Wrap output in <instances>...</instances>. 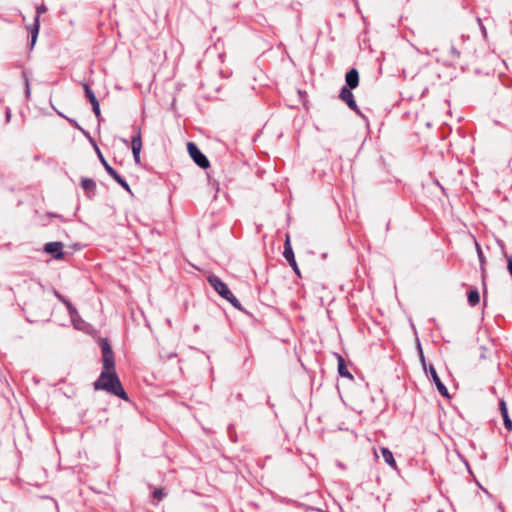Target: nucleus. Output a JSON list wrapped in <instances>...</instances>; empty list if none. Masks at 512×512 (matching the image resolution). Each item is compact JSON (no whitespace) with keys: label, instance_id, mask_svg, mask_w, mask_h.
Masks as SVG:
<instances>
[{"label":"nucleus","instance_id":"nucleus-13","mask_svg":"<svg viewBox=\"0 0 512 512\" xmlns=\"http://www.w3.org/2000/svg\"><path fill=\"white\" fill-rule=\"evenodd\" d=\"M55 296L57 297V299H59L61 302L65 304L71 317H73L74 314L77 313L76 308L71 304V302L64 298V296H62L59 292L55 291Z\"/></svg>","mask_w":512,"mask_h":512},{"label":"nucleus","instance_id":"nucleus-17","mask_svg":"<svg viewBox=\"0 0 512 512\" xmlns=\"http://www.w3.org/2000/svg\"><path fill=\"white\" fill-rule=\"evenodd\" d=\"M81 186L85 191H94L96 184L92 179L84 178L81 181Z\"/></svg>","mask_w":512,"mask_h":512},{"label":"nucleus","instance_id":"nucleus-12","mask_svg":"<svg viewBox=\"0 0 512 512\" xmlns=\"http://www.w3.org/2000/svg\"><path fill=\"white\" fill-rule=\"evenodd\" d=\"M31 34V44L34 45L39 32V14L34 18V23L28 28Z\"/></svg>","mask_w":512,"mask_h":512},{"label":"nucleus","instance_id":"nucleus-6","mask_svg":"<svg viewBox=\"0 0 512 512\" xmlns=\"http://www.w3.org/2000/svg\"><path fill=\"white\" fill-rule=\"evenodd\" d=\"M339 97L342 101H344L348 105V107L350 109H352L354 111H358L357 104L354 100V96H353V93L351 92L350 88L343 87L341 89Z\"/></svg>","mask_w":512,"mask_h":512},{"label":"nucleus","instance_id":"nucleus-23","mask_svg":"<svg viewBox=\"0 0 512 512\" xmlns=\"http://www.w3.org/2000/svg\"><path fill=\"white\" fill-rule=\"evenodd\" d=\"M92 105V109H93V112L95 113V115L97 117H100L101 115V112H100V105H99V102L96 101L94 103L91 104Z\"/></svg>","mask_w":512,"mask_h":512},{"label":"nucleus","instance_id":"nucleus-1","mask_svg":"<svg viewBox=\"0 0 512 512\" xmlns=\"http://www.w3.org/2000/svg\"><path fill=\"white\" fill-rule=\"evenodd\" d=\"M94 387L96 390H104L123 400H128L127 393L124 391L115 371H102L98 380L94 383Z\"/></svg>","mask_w":512,"mask_h":512},{"label":"nucleus","instance_id":"nucleus-5","mask_svg":"<svg viewBox=\"0 0 512 512\" xmlns=\"http://www.w3.org/2000/svg\"><path fill=\"white\" fill-rule=\"evenodd\" d=\"M131 148L136 164L140 163V152L142 149L141 130L138 129L136 135L132 138Z\"/></svg>","mask_w":512,"mask_h":512},{"label":"nucleus","instance_id":"nucleus-4","mask_svg":"<svg viewBox=\"0 0 512 512\" xmlns=\"http://www.w3.org/2000/svg\"><path fill=\"white\" fill-rule=\"evenodd\" d=\"M102 361V371H115L114 355L110 346L107 343H104L102 345Z\"/></svg>","mask_w":512,"mask_h":512},{"label":"nucleus","instance_id":"nucleus-19","mask_svg":"<svg viewBox=\"0 0 512 512\" xmlns=\"http://www.w3.org/2000/svg\"><path fill=\"white\" fill-rule=\"evenodd\" d=\"M98 153H99L100 160H101L102 164L104 165V167H105V169H106L107 173H108L112 178L116 177V176L118 175L117 171H116L115 169H113V168H112V167H111V166L106 162V160L103 158V156L101 155V153H100V152H98Z\"/></svg>","mask_w":512,"mask_h":512},{"label":"nucleus","instance_id":"nucleus-3","mask_svg":"<svg viewBox=\"0 0 512 512\" xmlns=\"http://www.w3.org/2000/svg\"><path fill=\"white\" fill-rule=\"evenodd\" d=\"M188 152L191 158L195 161V163L201 168H207L209 166V161L204 154L198 149V147L194 143H188L187 145Z\"/></svg>","mask_w":512,"mask_h":512},{"label":"nucleus","instance_id":"nucleus-25","mask_svg":"<svg viewBox=\"0 0 512 512\" xmlns=\"http://www.w3.org/2000/svg\"><path fill=\"white\" fill-rule=\"evenodd\" d=\"M289 264L293 267L294 271L298 273V267H297L295 259H293V261L292 260L289 261Z\"/></svg>","mask_w":512,"mask_h":512},{"label":"nucleus","instance_id":"nucleus-18","mask_svg":"<svg viewBox=\"0 0 512 512\" xmlns=\"http://www.w3.org/2000/svg\"><path fill=\"white\" fill-rule=\"evenodd\" d=\"M83 88H84V91H85V95H86V97L88 98V100H89V102L91 104L96 102V101H98L96 96H95V94H94V92L91 90L90 86L87 83L83 84Z\"/></svg>","mask_w":512,"mask_h":512},{"label":"nucleus","instance_id":"nucleus-26","mask_svg":"<svg viewBox=\"0 0 512 512\" xmlns=\"http://www.w3.org/2000/svg\"><path fill=\"white\" fill-rule=\"evenodd\" d=\"M26 93H27V95H29V93H30V89H29V84H28V82H26Z\"/></svg>","mask_w":512,"mask_h":512},{"label":"nucleus","instance_id":"nucleus-9","mask_svg":"<svg viewBox=\"0 0 512 512\" xmlns=\"http://www.w3.org/2000/svg\"><path fill=\"white\" fill-rule=\"evenodd\" d=\"M429 371H430V375L437 387V390L439 391V393L443 396H448V391H447V388L445 387V385L441 382L435 368L433 366H430L429 368Z\"/></svg>","mask_w":512,"mask_h":512},{"label":"nucleus","instance_id":"nucleus-7","mask_svg":"<svg viewBox=\"0 0 512 512\" xmlns=\"http://www.w3.org/2000/svg\"><path fill=\"white\" fill-rule=\"evenodd\" d=\"M63 244L61 242H49L44 246V251L48 254H52L56 259L63 258Z\"/></svg>","mask_w":512,"mask_h":512},{"label":"nucleus","instance_id":"nucleus-16","mask_svg":"<svg viewBox=\"0 0 512 512\" xmlns=\"http://www.w3.org/2000/svg\"><path fill=\"white\" fill-rule=\"evenodd\" d=\"M338 372L343 377H347L350 379L352 378V375L348 372V370L346 368V365H345V362H344V359L342 356L338 357Z\"/></svg>","mask_w":512,"mask_h":512},{"label":"nucleus","instance_id":"nucleus-15","mask_svg":"<svg viewBox=\"0 0 512 512\" xmlns=\"http://www.w3.org/2000/svg\"><path fill=\"white\" fill-rule=\"evenodd\" d=\"M283 256L285 257V259L288 262L291 261V260L293 261V259H295L294 258V253H293V250H292V247H291V244H290L289 236L286 237Z\"/></svg>","mask_w":512,"mask_h":512},{"label":"nucleus","instance_id":"nucleus-8","mask_svg":"<svg viewBox=\"0 0 512 512\" xmlns=\"http://www.w3.org/2000/svg\"><path fill=\"white\" fill-rule=\"evenodd\" d=\"M346 86L347 88L354 89L359 84V73L356 69H351L347 72L346 77Z\"/></svg>","mask_w":512,"mask_h":512},{"label":"nucleus","instance_id":"nucleus-11","mask_svg":"<svg viewBox=\"0 0 512 512\" xmlns=\"http://www.w3.org/2000/svg\"><path fill=\"white\" fill-rule=\"evenodd\" d=\"M380 451H381V454H382V456H383V458H384L385 462H386V463H387V464H388L392 469L396 470V469H397V463H396V461H395V459H394V456H393L392 452H391L388 448H386V447H382V448L380 449Z\"/></svg>","mask_w":512,"mask_h":512},{"label":"nucleus","instance_id":"nucleus-21","mask_svg":"<svg viewBox=\"0 0 512 512\" xmlns=\"http://www.w3.org/2000/svg\"><path fill=\"white\" fill-rule=\"evenodd\" d=\"M165 496L166 492L163 488H157L153 491V497L158 501L162 500Z\"/></svg>","mask_w":512,"mask_h":512},{"label":"nucleus","instance_id":"nucleus-22","mask_svg":"<svg viewBox=\"0 0 512 512\" xmlns=\"http://www.w3.org/2000/svg\"><path fill=\"white\" fill-rule=\"evenodd\" d=\"M117 183H119L122 187H124L126 190H129V186L127 182L118 174L116 177L113 178Z\"/></svg>","mask_w":512,"mask_h":512},{"label":"nucleus","instance_id":"nucleus-27","mask_svg":"<svg viewBox=\"0 0 512 512\" xmlns=\"http://www.w3.org/2000/svg\"><path fill=\"white\" fill-rule=\"evenodd\" d=\"M374 455H375L376 458L378 457V454H377L376 450H374Z\"/></svg>","mask_w":512,"mask_h":512},{"label":"nucleus","instance_id":"nucleus-24","mask_svg":"<svg viewBox=\"0 0 512 512\" xmlns=\"http://www.w3.org/2000/svg\"><path fill=\"white\" fill-rule=\"evenodd\" d=\"M507 262H508V270H509V273L511 274L512 276V259L510 257H507Z\"/></svg>","mask_w":512,"mask_h":512},{"label":"nucleus","instance_id":"nucleus-20","mask_svg":"<svg viewBox=\"0 0 512 512\" xmlns=\"http://www.w3.org/2000/svg\"><path fill=\"white\" fill-rule=\"evenodd\" d=\"M476 248H477V254H478V257H479V261H480V265H481V271H482V278L483 280L485 279V257L483 255V252L479 246V244L476 243Z\"/></svg>","mask_w":512,"mask_h":512},{"label":"nucleus","instance_id":"nucleus-2","mask_svg":"<svg viewBox=\"0 0 512 512\" xmlns=\"http://www.w3.org/2000/svg\"><path fill=\"white\" fill-rule=\"evenodd\" d=\"M207 281L214 288V290L225 300L231 303L235 308H240L239 300L233 295L228 286L217 276L209 275Z\"/></svg>","mask_w":512,"mask_h":512},{"label":"nucleus","instance_id":"nucleus-14","mask_svg":"<svg viewBox=\"0 0 512 512\" xmlns=\"http://www.w3.org/2000/svg\"><path fill=\"white\" fill-rule=\"evenodd\" d=\"M467 298H468V303L471 306H473V307L476 306L480 301V295H479L478 290L476 288L471 289L468 292Z\"/></svg>","mask_w":512,"mask_h":512},{"label":"nucleus","instance_id":"nucleus-10","mask_svg":"<svg viewBox=\"0 0 512 512\" xmlns=\"http://www.w3.org/2000/svg\"><path fill=\"white\" fill-rule=\"evenodd\" d=\"M499 406H500L501 416L504 421V426L508 431H511L512 430V420L510 419V417L508 415V410H507L505 401L501 400L499 403Z\"/></svg>","mask_w":512,"mask_h":512}]
</instances>
